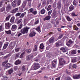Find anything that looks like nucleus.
<instances>
[{
  "mask_svg": "<svg viewBox=\"0 0 80 80\" xmlns=\"http://www.w3.org/2000/svg\"><path fill=\"white\" fill-rule=\"evenodd\" d=\"M10 55H11V53H10L9 54H8L6 56L4 57L3 58H4V59H6V58H7L8 57L10 56Z\"/></svg>",
  "mask_w": 80,
  "mask_h": 80,
  "instance_id": "31",
  "label": "nucleus"
},
{
  "mask_svg": "<svg viewBox=\"0 0 80 80\" xmlns=\"http://www.w3.org/2000/svg\"><path fill=\"white\" fill-rule=\"evenodd\" d=\"M60 50H62L63 53L67 52V49L66 47H62L60 48Z\"/></svg>",
  "mask_w": 80,
  "mask_h": 80,
  "instance_id": "7",
  "label": "nucleus"
},
{
  "mask_svg": "<svg viewBox=\"0 0 80 80\" xmlns=\"http://www.w3.org/2000/svg\"><path fill=\"white\" fill-rule=\"evenodd\" d=\"M21 15V13L18 12L16 14L15 16L16 17H19V16H20Z\"/></svg>",
  "mask_w": 80,
  "mask_h": 80,
  "instance_id": "49",
  "label": "nucleus"
},
{
  "mask_svg": "<svg viewBox=\"0 0 80 80\" xmlns=\"http://www.w3.org/2000/svg\"><path fill=\"white\" fill-rule=\"evenodd\" d=\"M46 27L48 28V29H49L50 28L52 27V25L50 24H48L46 25Z\"/></svg>",
  "mask_w": 80,
  "mask_h": 80,
  "instance_id": "26",
  "label": "nucleus"
},
{
  "mask_svg": "<svg viewBox=\"0 0 80 80\" xmlns=\"http://www.w3.org/2000/svg\"><path fill=\"white\" fill-rule=\"evenodd\" d=\"M72 3L73 5L76 6V5H77V1H75V0L73 1Z\"/></svg>",
  "mask_w": 80,
  "mask_h": 80,
  "instance_id": "51",
  "label": "nucleus"
},
{
  "mask_svg": "<svg viewBox=\"0 0 80 80\" xmlns=\"http://www.w3.org/2000/svg\"><path fill=\"white\" fill-rule=\"evenodd\" d=\"M51 16L53 18H56L57 17L56 12H53V13L52 14Z\"/></svg>",
  "mask_w": 80,
  "mask_h": 80,
  "instance_id": "13",
  "label": "nucleus"
},
{
  "mask_svg": "<svg viewBox=\"0 0 80 80\" xmlns=\"http://www.w3.org/2000/svg\"><path fill=\"white\" fill-rule=\"evenodd\" d=\"M7 62H8V61H5L4 62H3L2 63V65H5V63H6Z\"/></svg>",
  "mask_w": 80,
  "mask_h": 80,
  "instance_id": "64",
  "label": "nucleus"
},
{
  "mask_svg": "<svg viewBox=\"0 0 80 80\" xmlns=\"http://www.w3.org/2000/svg\"><path fill=\"white\" fill-rule=\"evenodd\" d=\"M72 43L73 41L71 40H70L67 43H66V45H67V46H68V47H70V46Z\"/></svg>",
  "mask_w": 80,
  "mask_h": 80,
  "instance_id": "11",
  "label": "nucleus"
},
{
  "mask_svg": "<svg viewBox=\"0 0 80 80\" xmlns=\"http://www.w3.org/2000/svg\"><path fill=\"white\" fill-rule=\"evenodd\" d=\"M25 66H23L22 68V72H24V71H25V70H26V69L25 68Z\"/></svg>",
  "mask_w": 80,
  "mask_h": 80,
  "instance_id": "45",
  "label": "nucleus"
},
{
  "mask_svg": "<svg viewBox=\"0 0 80 80\" xmlns=\"http://www.w3.org/2000/svg\"><path fill=\"white\" fill-rule=\"evenodd\" d=\"M32 13L34 15H35L37 13V11H34L32 12Z\"/></svg>",
  "mask_w": 80,
  "mask_h": 80,
  "instance_id": "57",
  "label": "nucleus"
},
{
  "mask_svg": "<svg viewBox=\"0 0 80 80\" xmlns=\"http://www.w3.org/2000/svg\"><path fill=\"white\" fill-rule=\"evenodd\" d=\"M65 64V61L62 58H60L59 60V65H63Z\"/></svg>",
  "mask_w": 80,
  "mask_h": 80,
  "instance_id": "3",
  "label": "nucleus"
},
{
  "mask_svg": "<svg viewBox=\"0 0 80 80\" xmlns=\"http://www.w3.org/2000/svg\"><path fill=\"white\" fill-rule=\"evenodd\" d=\"M74 8H75L74 6H73L72 5H71L69 7V10L70 11H72V10H73V9H74Z\"/></svg>",
  "mask_w": 80,
  "mask_h": 80,
  "instance_id": "22",
  "label": "nucleus"
},
{
  "mask_svg": "<svg viewBox=\"0 0 80 80\" xmlns=\"http://www.w3.org/2000/svg\"><path fill=\"white\" fill-rule=\"evenodd\" d=\"M37 31L39 33H40L41 32V30H40V27H38L36 28Z\"/></svg>",
  "mask_w": 80,
  "mask_h": 80,
  "instance_id": "34",
  "label": "nucleus"
},
{
  "mask_svg": "<svg viewBox=\"0 0 80 80\" xmlns=\"http://www.w3.org/2000/svg\"><path fill=\"white\" fill-rule=\"evenodd\" d=\"M4 3V1L3 0H2L0 2V8L2 7V6L3 5V4Z\"/></svg>",
  "mask_w": 80,
  "mask_h": 80,
  "instance_id": "27",
  "label": "nucleus"
},
{
  "mask_svg": "<svg viewBox=\"0 0 80 80\" xmlns=\"http://www.w3.org/2000/svg\"><path fill=\"white\" fill-rule=\"evenodd\" d=\"M26 12H24V13H22L20 16V18H23V17H24V15H26Z\"/></svg>",
  "mask_w": 80,
  "mask_h": 80,
  "instance_id": "37",
  "label": "nucleus"
},
{
  "mask_svg": "<svg viewBox=\"0 0 80 80\" xmlns=\"http://www.w3.org/2000/svg\"><path fill=\"white\" fill-rule=\"evenodd\" d=\"M26 5H27V2L25 1H24L23 2L22 5V8H25V7H26Z\"/></svg>",
  "mask_w": 80,
  "mask_h": 80,
  "instance_id": "18",
  "label": "nucleus"
},
{
  "mask_svg": "<svg viewBox=\"0 0 80 80\" xmlns=\"http://www.w3.org/2000/svg\"><path fill=\"white\" fill-rule=\"evenodd\" d=\"M21 3V0H18L17 3V5H20Z\"/></svg>",
  "mask_w": 80,
  "mask_h": 80,
  "instance_id": "52",
  "label": "nucleus"
},
{
  "mask_svg": "<svg viewBox=\"0 0 80 80\" xmlns=\"http://www.w3.org/2000/svg\"><path fill=\"white\" fill-rule=\"evenodd\" d=\"M17 5V0L14 1L12 3V7H16V6Z\"/></svg>",
  "mask_w": 80,
  "mask_h": 80,
  "instance_id": "15",
  "label": "nucleus"
},
{
  "mask_svg": "<svg viewBox=\"0 0 80 80\" xmlns=\"http://www.w3.org/2000/svg\"><path fill=\"white\" fill-rule=\"evenodd\" d=\"M51 8H52L51 7V5H49L47 8V10H48V11H49V10H51Z\"/></svg>",
  "mask_w": 80,
  "mask_h": 80,
  "instance_id": "50",
  "label": "nucleus"
},
{
  "mask_svg": "<svg viewBox=\"0 0 80 80\" xmlns=\"http://www.w3.org/2000/svg\"><path fill=\"white\" fill-rule=\"evenodd\" d=\"M35 34H36V33L34 32H31L30 34L29 35V37H33L35 35Z\"/></svg>",
  "mask_w": 80,
  "mask_h": 80,
  "instance_id": "9",
  "label": "nucleus"
},
{
  "mask_svg": "<svg viewBox=\"0 0 80 80\" xmlns=\"http://www.w3.org/2000/svg\"><path fill=\"white\" fill-rule=\"evenodd\" d=\"M52 10H51L48 12V15L49 16L51 15V14L52 13Z\"/></svg>",
  "mask_w": 80,
  "mask_h": 80,
  "instance_id": "56",
  "label": "nucleus"
},
{
  "mask_svg": "<svg viewBox=\"0 0 80 80\" xmlns=\"http://www.w3.org/2000/svg\"><path fill=\"white\" fill-rule=\"evenodd\" d=\"M22 27H23V24H22V23L20 24V25L19 26V27L18 28V30L21 29Z\"/></svg>",
  "mask_w": 80,
  "mask_h": 80,
  "instance_id": "44",
  "label": "nucleus"
},
{
  "mask_svg": "<svg viewBox=\"0 0 80 80\" xmlns=\"http://www.w3.org/2000/svg\"><path fill=\"white\" fill-rule=\"evenodd\" d=\"M64 80H72V79H71V78L70 77H65Z\"/></svg>",
  "mask_w": 80,
  "mask_h": 80,
  "instance_id": "25",
  "label": "nucleus"
},
{
  "mask_svg": "<svg viewBox=\"0 0 80 80\" xmlns=\"http://www.w3.org/2000/svg\"><path fill=\"white\" fill-rule=\"evenodd\" d=\"M8 42H7L6 43V44H4L3 47V49H5V48L7 47L8 45Z\"/></svg>",
  "mask_w": 80,
  "mask_h": 80,
  "instance_id": "21",
  "label": "nucleus"
},
{
  "mask_svg": "<svg viewBox=\"0 0 80 80\" xmlns=\"http://www.w3.org/2000/svg\"><path fill=\"white\" fill-rule=\"evenodd\" d=\"M13 72L12 69H11L10 70H9L8 71L9 74H11L12 72Z\"/></svg>",
  "mask_w": 80,
  "mask_h": 80,
  "instance_id": "40",
  "label": "nucleus"
},
{
  "mask_svg": "<svg viewBox=\"0 0 80 80\" xmlns=\"http://www.w3.org/2000/svg\"><path fill=\"white\" fill-rule=\"evenodd\" d=\"M10 67V64L9 63H7L6 65V68H9Z\"/></svg>",
  "mask_w": 80,
  "mask_h": 80,
  "instance_id": "43",
  "label": "nucleus"
},
{
  "mask_svg": "<svg viewBox=\"0 0 80 80\" xmlns=\"http://www.w3.org/2000/svg\"><path fill=\"white\" fill-rule=\"evenodd\" d=\"M51 18V16H48L43 19L44 21H45V20H50V19Z\"/></svg>",
  "mask_w": 80,
  "mask_h": 80,
  "instance_id": "16",
  "label": "nucleus"
},
{
  "mask_svg": "<svg viewBox=\"0 0 80 80\" xmlns=\"http://www.w3.org/2000/svg\"><path fill=\"white\" fill-rule=\"evenodd\" d=\"M11 24L9 22H8L5 24V27L6 29H9L11 26Z\"/></svg>",
  "mask_w": 80,
  "mask_h": 80,
  "instance_id": "5",
  "label": "nucleus"
},
{
  "mask_svg": "<svg viewBox=\"0 0 80 80\" xmlns=\"http://www.w3.org/2000/svg\"><path fill=\"white\" fill-rule=\"evenodd\" d=\"M77 53V50L75 49L73 50L71 52V54L72 55H75V54H76Z\"/></svg>",
  "mask_w": 80,
  "mask_h": 80,
  "instance_id": "19",
  "label": "nucleus"
},
{
  "mask_svg": "<svg viewBox=\"0 0 80 80\" xmlns=\"http://www.w3.org/2000/svg\"><path fill=\"white\" fill-rule=\"evenodd\" d=\"M3 30V27L2 25H1L0 26V32H2Z\"/></svg>",
  "mask_w": 80,
  "mask_h": 80,
  "instance_id": "42",
  "label": "nucleus"
},
{
  "mask_svg": "<svg viewBox=\"0 0 80 80\" xmlns=\"http://www.w3.org/2000/svg\"><path fill=\"white\" fill-rule=\"evenodd\" d=\"M67 20L68 21V22H71L72 20V19L69 16H67Z\"/></svg>",
  "mask_w": 80,
  "mask_h": 80,
  "instance_id": "24",
  "label": "nucleus"
},
{
  "mask_svg": "<svg viewBox=\"0 0 80 80\" xmlns=\"http://www.w3.org/2000/svg\"><path fill=\"white\" fill-rule=\"evenodd\" d=\"M14 20H15V18L13 17H12L10 21L11 22H13Z\"/></svg>",
  "mask_w": 80,
  "mask_h": 80,
  "instance_id": "47",
  "label": "nucleus"
},
{
  "mask_svg": "<svg viewBox=\"0 0 80 80\" xmlns=\"http://www.w3.org/2000/svg\"><path fill=\"white\" fill-rule=\"evenodd\" d=\"M6 33L7 34H11L12 32H11V30H9L8 31H5Z\"/></svg>",
  "mask_w": 80,
  "mask_h": 80,
  "instance_id": "36",
  "label": "nucleus"
},
{
  "mask_svg": "<svg viewBox=\"0 0 80 80\" xmlns=\"http://www.w3.org/2000/svg\"><path fill=\"white\" fill-rule=\"evenodd\" d=\"M24 54H25V52H23L20 55L19 58H22L23 57V56L24 55Z\"/></svg>",
  "mask_w": 80,
  "mask_h": 80,
  "instance_id": "39",
  "label": "nucleus"
},
{
  "mask_svg": "<svg viewBox=\"0 0 80 80\" xmlns=\"http://www.w3.org/2000/svg\"><path fill=\"white\" fill-rule=\"evenodd\" d=\"M37 50V45H35L33 48V51H34V52H36Z\"/></svg>",
  "mask_w": 80,
  "mask_h": 80,
  "instance_id": "41",
  "label": "nucleus"
},
{
  "mask_svg": "<svg viewBox=\"0 0 80 80\" xmlns=\"http://www.w3.org/2000/svg\"><path fill=\"white\" fill-rule=\"evenodd\" d=\"M40 67V64L37 63H34L33 65L32 66V70H37Z\"/></svg>",
  "mask_w": 80,
  "mask_h": 80,
  "instance_id": "1",
  "label": "nucleus"
},
{
  "mask_svg": "<svg viewBox=\"0 0 80 80\" xmlns=\"http://www.w3.org/2000/svg\"><path fill=\"white\" fill-rule=\"evenodd\" d=\"M58 8V9H60L61 6H62V4H61V1H59L58 3H57Z\"/></svg>",
  "mask_w": 80,
  "mask_h": 80,
  "instance_id": "12",
  "label": "nucleus"
},
{
  "mask_svg": "<svg viewBox=\"0 0 80 80\" xmlns=\"http://www.w3.org/2000/svg\"><path fill=\"white\" fill-rule=\"evenodd\" d=\"M46 0H44L42 2V5H45L46 4Z\"/></svg>",
  "mask_w": 80,
  "mask_h": 80,
  "instance_id": "58",
  "label": "nucleus"
},
{
  "mask_svg": "<svg viewBox=\"0 0 80 80\" xmlns=\"http://www.w3.org/2000/svg\"><path fill=\"white\" fill-rule=\"evenodd\" d=\"M38 23H39V21L38 20L36 21L35 24V25H37V24H38Z\"/></svg>",
  "mask_w": 80,
  "mask_h": 80,
  "instance_id": "62",
  "label": "nucleus"
},
{
  "mask_svg": "<svg viewBox=\"0 0 80 80\" xmlns=\"http://www.w3.org/2000/svg\"><path fill=\"white\" fill-rule=\"evenodd\" d=\"M63 37V34H60L59 35V36L58 37V39H60V38H62Z\"/></svg>",
  "mask_w": 80,
  "mask_h": 80,
  "instance_id": "53",
  "label": "nucleus"
},
{
  "mask_svg": "<svg viewBox=\"0 0 80 80\" xmlns=\"http://www.w3.org/2000/svg\"><path fill=\"white\" fill-rule=\"evenodd\" d=\"M57 59H55L52 62V65L53 67H55L57 65Z\"/></svg>",
  "mask_w": 80,
  "mask_h": 80,
  "instance_id": "8",
  "label": "nucleus"
},
{
  "mask_svg": "<svg viewBox=\"0 0 80 80\" xmlns=\"http://www.w3.org/2000/svg\"><path fill=\"white\" fill-rule=\"evenodd\" d=\"M11 10V6L10 4H8L6 8V10L7 12H8L10 10Z\"/></svg>",
  "mask_w": 80,
  "mask_h": 80,
  "instance_id": "4",
  "label": "nucleus"
},
{
  "mask_svg": "<svg viewBox=\"0 0 80 80\" xmlns=\"http://www.w3.org/2000/svg\"><path fill=\"white\" fill-rule=\"evenodd\" d=\"M11 17V15H9L8 17H6V20H9V19L10 17Z\"/></svg>",
  "mask_w": 80,
  "mask_h": 80,
  "instance_id": "48",
  "label": "nucleus"
},
{
  "mask_svg": "<svg viewBox=\"0 0 80 80\" xmlns=\"http://www.w3.org/2000/svg\"><path fill=\"white\" fill-rule=\"evenodd\" d=\"M17 27V25H14L12 26L11 29L12 30H13V29H16Z\"/></svg>",
  "mask_w": 80,
  "mask_h": 80,
  "instance_id": "28",
  "label": "nucleus"
},
{
  "mask_svg": "<svg viewBox=\"0 0 80 80\" xmlns=\"http://www.w3.org/2000/svg\"><path fill=\"white\" fill-rule=\"evenodd\" d=\"M31 50L30 49H28L26 50V52H27V53H30V52H31Z\"/></svg>",
  "mask_w": 80,
  "mask_h": 80,
  "instance_id": "54",
  "label": "nucleus"
},
{
  "mask_svg": "<svg viewBox=\"0 0 80 80\" xmlns=\"http://www.w3.org/2000/svg\"><path fill=\"white\" fill-rule=\"evenodd\" d=\"M33 58V55L28 56L26 57V60L28 61H30Z\"/></svg>",
  "mask_w": 80,
  "mask_h": 80,
  "instance_id": "10",
  "label": "nucleus"
},
{
  "mask_svg": "<svg viewBox=\"0 0 80 80\" xmlns=\"http://www.w3.org/2000/svg\"><path fill=\"white\" fill-rule=\"evenodd\" d=\"M5 9V8L4 7H3L2 8L0 9V12H3V11H4Z\"/></svg>",
  "mask_w": 80,
  "mask_h": 80,
  "instance_id": "35",
  "label": "nucleus"
},
{
  "mask_svg": "<svg viewBox=\"0 0 80 80\" xmlns=\"http://www.w3.org/2000/svg\"><path fill=\"white\" fill-rule=\"evenodd\" d=\"M33 10H34V9L33 8H31L29 9L30 12H33Z\"/></svg>",
  "mask_w": 80,
  "mask_h": 80,
  "instance_id": "60",
  "label": "nucleus"
},
{
  "mask_svg": "<svg viewBox=\"0 0 80 80\" xmlns=\"http://www.w3.org/2000/svg\"><path fill=\"white\" fill-rule=\"evenodd\" d=\"M77 62V58H74L72 59V62L74 63V62Z\"/></svg>",
  "mask_w": 80,
  "mask_h": 80,
  "instance_id": "32",
  "label": "nucleus"
},
{
  "mask_svg": "<svg viewBox=\"0 0 80 80\" xmlns=\"http://www.w3.org/2000/svg\"><path fill=\"white\" fill-rule=\"evenodd\" d=\"M39 48L41 49H43V48H44V45H43V43L40 45Z\"/></svg>",
  "mask_w": 80,
  "mask_h": 80,
  "instance_id": "29",
  "label": "nucleus"
},
{
  "mask_svg": "<svg viewBox=\"0 0 80 80\" xmlns=\"http://www.w3.org/2000/svg\"><path fill=\"white\" fill-rule=\"evenodd\" d=\"M54 40L55 38H54L52 37L50 39H49V41L50 43H52L55 42Z\"/></svg>",
  "mask_w": 80,
  "mask_h": 80,
  "instance_id": "14",
  "label": "nucleus"
},
{
  "mask_svg": "<svg viewBox=\"0 0 80 80\" xmlns=\"http://www.w3.org/2000/svg\"><path fill=\"white\" fill-rule=\"evenodd\" d=\"M9 45H10L14 47H15V43L14 42H12L10 43Z\"/></svg>",
  "mask_w": 80,
  "mask_h": 80,
  "instance_id": "30",
  "label": "nucleus"
},
{
  "mask_svg": "<svg viewBox=\"0 0 80 80\" xmlns=\"http://www.w3.org/2000/svg\"><path fill=\"white\" fill-rule=\"evenodd\" d=\"M18 8H15L12 10V13H15V12H17L18 11Z\"/></svg>",
  "mask_w": 80,
  "mask_h": 80,
  "instance_id": "20",
  "label": "nucleus"
},
{
  "mask_svg": "<svg viewBox=\"0 0 80 80\" xmlns=\"http://www.w3.org/2000/svg\"><path fill=\"white\" fill-rule=\"evenodd\" d=\"M28 29H29V28L25 27L23 29L21 30L20 32L22 33V34L27 33L28 32Z\"/></svg>",
  "mask_w": 80,
  "mask_h": 80,
  "instance_id": "2",
  "label": "nucleus"
},
{
  "mask_svg": "<svg viewBox=\"0 0 80 80\" xmlns=\"http://www.w3.org/2000/svg\"><path fill=\"white\" fill-rule=\"evenodd\" d=\"M22 19H20L19 20H18L17 21V24H22Z\"/></svg>",
  "mask_w": 80,
  "mask_h": 80,
  "instance_id": "23",
  "label": "nucleus"
},
{
  "mask_svg": "<svg viewBox=\"0 0 80 80\" xmlns=\"http://www.w3.org/2000/svg\"><path fill=\"white\" fill-rule=\"evenodd\" d=\"M71 15H72V16H73V17H77V16L78 15H76V14H75V12H72L71 13Z\"/></svg>",
  "mask_w": 80,
  "mask_h": 80,
  "instance_id": "46",
  "label": "nucleus"
},
{
  "mask_svg": "<svg viewBox=\"0 0 80 80\" xmlns=\"http://www.w3.org/2000/svg\"><path fill=\"white\" fill-rule=\"evenodd\" d=\"M55 44L56 47H59L62 45V42L61 40H59L58 42H57Z\"/></svg>",
  "mask_w": 80,
  "mask_h": 80,
  "instance_id": "6",
  "label": "nucleus"
},
{
  "mask_svg": "<svg viewBox=\"0 0 80 80\" xmlns=\"http://www.w3.org/2000/svg\"><path fill=\"white\" fill-rule=\"evenodd\" d=\"M45 13V10L44 9H42L41 11V14H44Z\"/></svg>",
  "mask_w": 80,
  "mask_h": 80,
  "instance_id": "38",
  "label": "nucleus"
},
{
  "mask_svg": "<svg viewBox=\"0 0 80 80\" xmlns=\"http://www.w3.org/2000/svg\"><path fill=\"white\" fill-rule=\"evenodd\" d=\"M14 48V47L12 46V45H11L10 44L9 45V48L10 49L12 50V49H13V48Z\"/></svg>",
  "mask_w": 80,
  "mask_h": 80,
  "instance_id": "55",
  "label": "nucleus"
},
{
  "mask_svg": "<svg viewBox=\"0 0 80 80\" xmlns=\"http://www.w3.org/2000/svg\"><path fill=\"white\" fill-rule=\"evenodd\" d=\"M19 50H20V49L19 48H17L15 49L16 52H19Z\"/></svg>",
  "mask_w": 80,
  "mask_h": 80,
  "instance_id": "63",
  "label": "nucleus"
},
{
  "mask_svg": "<svg viewBox=\"0 0 80 80\" xmlns=\"http://www.w3.org/2000/svg\"><path fill=\"white\" fill-rule=\"evenodd\" d=\"M72 67L73 68H75L77 67V65H76V64H74L73 65Z\"/></svg>",
  "mask_w": 80,
  "mask_h": 80,
  "instance_id": "61",
  "label": "nucleus"
},
{
  "mask_svg": "<svg viewBox=\"0 0 80 80\" xmlns=\"http://www.w3.org/2000/svg\"><path fill=\"white\" fill-rule=\"evenodd\" d=\"M73 78L74 79H78V78H80V75L73 76Z\"/></svg>",
  "mask_w": 80,
  "mask_h": 80,
  "instance_id": "17",
  "label": "nucleus"
},
{
  "mask_svg": "<svg viewBox=\"0 0 80 80\" xmlns=\"http://www.w3.org/2000/svg\"><path fill=\"white\" fill-rule=\"evenodd\" d=\"M16 65H18V64H20L21 63V61L18 60L16 61Z\"/></svg>",
  "mask_w": 80,
  "mask_h": 80,
  "instance_id": "33",
  "label": "nucleus"
},
{
  "mask_svg": "<svg viewBox=\"0 0 80 80\" xmlns=\"http://www.w3.org/2000/svg\"><path fill=\"white\" fill-rule=\"evenodd\" d=\"M66 72L67 73H71L69 70H68V69H66Z\"/></svg>",
  "mask_w": 80,
  "mask_h": 80,
  "instance_id": "59",
  "label": "nucleus"
}]
</instances>
